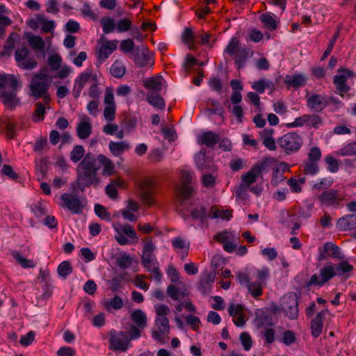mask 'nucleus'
I'll return each mask as SVG.
<instances>
[{
    "label": "nucleus",
    "mask_w": 356,
    "mask_h": 356,
    "mask_svg": "<svg viewBox=\"0 0 356 356\" xmlns=\"http://www.w3.org/2000/svg\"><path fill=\"white\" fill-rule=\"evenodd\" d=\"M123 302L122 298L119 296H115L112 298L110 302H106L104 303V307L107 309L113 308L114 309H120L122 307Z\"/></svg>",
    "instance_id": "6e6d98bb"
},
{
    "label": "nucleus",
    "mask_w": 356,
    "mask_h": 356,
    "mask_svg": "<svg viewBox=\"0 0 356 356\" xmlns=\"http://www.w3.org/2000/svg\"><path fill=\"white\" fill-rule=\"evenodd\" d=\"M296 341V334L293 331L286 330L283 333L282 342L286 346H291Z\"/></svg>",
    "instance_id": "338daca9"
},
{
    "label": "nucleus",
    "mask_w": 356,
    "mask_h": 356,
    "mask_svg": "<svg viewBox=\"0 0 356 356\" xmlns=\"http://www.w3.org/2000/svg\"><path fill=\"white\" fill-rule=\"evenodd\" d=\"M273 86V83L271 81H266L265 79H259L257 81H254L252 88L259 94H263L266 88Z\"/></svg>",
    "instance_id": "09e8293b"
},
{
    "label": "nucleus",
    "mask_w": 356,
    "mask_h": 356,
    "mask_svg": "<svg viewBox=\"0 0 356 356\" xmlns=\"http://www.w3.org/2000/svg\"><path fill=\"white\" fill-rule=\"evenodd\" d=\"M49 88L48 81H41L32 79L30 84L31 95L34 99H39L43 95L47 94Z\"/></svg>",
    "instance_id": "2eb2a0df"
},
{
    "label": "nucleus",
    "mask_w": 356,
    "mask_h": 356,
    "mask_svg": "<svg viewBox=\"0 0 356 356\" xmlns=\"http://www.w3.org/2000/svg\"><path fill=\"white\" fill-rule=\"evenodd\" d=\"M37 65L38 62L35 60V59L33 57L28 56L26 58H25V60L19 62L17 66L23 70H31L35 68Z\"/></svg>",
    "instance_id": "864d4df0"
},
{
    "label": "nucleus",
    "mask_w": 356,
    "mask_h": 356,
    "mask_svg": "<svg viewBox=\"0 0 356 356\" xmlns=\"http://www.w3.org/2000/svg\"><path fill=\"white\" fill-rule=\"evenodd\" d=\"M268 166V162L263 161L261 163H256L252 168L245 175L241 177L242 181L248 186H250L252 184L254 183L257 178L265 170Z\"/></svg>",
    "instance_id": "ddd939ff"
},
{
    "label": "nucleus",
    "mask_w": 356,
    "mask_h": 356,
    "mask_svg": "<svg viewBox=\"0 0 356 356\" xmlns=\"http://www.w3.org/2000/svg\"><path fill=\"white\" fill-rule=\"evenodd\" d=\"M337 72H343L342 74H337L333 77V83L335 86L336 93L341 97H344L350 90V86L348 84V78L354 77V72L348 68L341 67Z\"/></svg>",
    "instance_id": "423d86ee"
},
{
    "label": "nucleus",
    "mask_w": 356,
    "mask_h": 356,
    "mask_svg": "<svg viewBox=\"0 0 356 356\" xmlns=\"http://www.w3.org/2000/svg\"><path fill=\"white\" fill-rule=\"evenodd\" d=\"M346 197L347 195L344 191L330 188L323 191L317 198L322 205L338 209L343 206V202L347 200Z\"/></svg>",
    "instance_id": "20e7f679"
},
{
    "label": "nucleus",
    "mask_w": 356,
    "mask_h": 356,
    "mask_svg": "<svg viewBox=\"0 0 356 356\" xmlns=\"http://www.w3.org/2000/svg\"><path fill=\"white\" fill-rule=\"evenodd\" d=\"M154 246L152 236H147L143 239V256H153Z\"/></svg>",
    "instance_id": "603ef678"
},
{
    "label": "nucleus",
    "mask_w": 356,
    "mask_h": 356,
    "mask_svg": "<svg viewBox=\"0 0 356 356\" xmlns=\"http://www.w3.org/2000/svg\"><path fill=\"white\" fill-rule=\"evenodd\" d=\"M71 188L73 189L72 187ZM76 191L77 193L75 194L74 190H72L74 196L68 193H64L60 197V200L62 201L60 207L67 208L74 213H79L83 208L80 199L76 197L81 190L76 188Z\"/></svg>",
    "instance_id": "9b49d317"
},
{
    "label": "nucleus",
    "mask_w": 356,
    "mask_h": 356,
    "mask_svg": "<svg viewBox=\"0 0 356 356\" xmlns=\"http://www.w3.org/2000/svg\"><path fill=\"white\" fill-rule=\"evenodd\" d=\"M97 159L104 167L102 171L104 176L110 177L115 175V165L110 159L107 158L104 154H99L97 156Z\"/></svg>",
    "instance_id": "393cba45"
},
{
    "label": "nucleus",
    "mask_w": 356,
    "mask_h": 356,
    "mask_svg": "<svg viewBox=\"0 0 356 356\" xmlns=\"http://www.w3.org/2000/svg\"><path fill=\"white\" fill-rule=\"evenodd\" d=\"M111 74L115 78H121L125 74V67L119 62H115L111 68Z\"/></svg>",
    "instance_id": "5fc2aeb1"
},
{
    "label": "nucleus",
    "mask_w": 356,
    "mask_h": 356,
    "mask_svg": "<svg viewBox=\"0 0 356 356\" xmlns=\"http://www.w3.org/2000/svg\"><path fill=\"white\" fill-rule=\"evenodd\" d=\"M307 106L310 108V110L319 113L323 111L321 104V97L318 94H313L307 100Z\"/></svg>",
    "instance_id": "7c9ffc66"
},
{
    "label": "nucleus",
    "mask_w": 356,
    "mask_h": 356,
    "mask_svg": "<svg viewBox=\"0 0 356 356\" xmlns=\"http://www.w3.org/2000/svg\"><path fill=\"white\" fill-rule=\"evenodd\" d=\"M100 23L103 29V32L105 34H108L114 31L115 24L113 18L110 17H104L102 18Z\"/></svg>",
    "instance_id": "a19ab883"
},
{
    "label": "nucleus",
    "mask_w": 356,
    "mask_h": 356,
    "mask_svg": "<svg viewBox=\"0 0 356 356\" xmlns=\"http://www.w3.org/2000/svg\"><path fill=\"white\" fill-rule=\"evenodd\" d=\"M322 156L321 151L318 147H313L309 149L307 161L318 163Z\"/></svg>",
    "instance_id": "13d9d810"
},
{
    "label": "nucleus",
    "mask_w": 356,
    "mask_h": 356,
    "mask_svg": "<svg viewBox=\"0 0 356 356\" xmlns=\"http://www.w3.org/2000/svg\"><path fill=\"white\" fill-rule=\"evenodd\" d=\"M325 161L327 164V169L331 172H337L339 168V161L330 154L325 157Z\"/></svg>",
    "instance_id": "3c124183"
},
{
    "label": "nucleus",
    "mask_w": 356,
    "mask_h": 356,
    "mask_svg": "<svg viewBox=\"0 0 356 356\" xmlns=\"http://www.w3.org/2000/svg\"><path fill=\"white\" fill-rule=\"evenodd\" d=\"M5 131L6 132V137L8 139H14L17 136L15 128L17 126L16 122L10 120L9 118H6V120L3 124Z\"/></svg>",
    "instance_id": "e433bc0d"
},
{
    "label": "nucleus",
    "mask_w": 356,
    "mask_h": 356,
    "mask_svg": "<svg viewBox=\"0 0 356 356\" xmlns=\"http://www.w3.org/2000/svg\"><path fill=\"white\" fill-rule=\"evenodd\" d=\"M57 271L60 277L65 278L72 273L73 267L70 261H64L58 265Z\"/></svg>",
    "instance_id": "37998d69"
},
{
    "label": "nucleus",
    "mask_w": 356,
    "mask_h": 356,
    "mask_svg": "<svg viewBox=\"0 0 356 356\" xmlns=\"http://www.w3.org/2000/svg\"><path fill=\"white\" fill-rule=\"evenodd\" d=\"M95 212L100 218L104 220H110L111 215L109 212L102 204H96L95 205Z\"/></svg>",
    "instance_id": "69168bd1"
},
{
    "label": "nucleus",
    "mask_w": 356,
    "mask_h": 356,
    "mask_svg": "<svg viewBox=\"0 0 356 356\" xmlns=\"http://www.w3.org/2000/svg\"><path fill=\"white\" fill-rule=\"evenodd\" d=\"M335 273L338 276H343L348 278L351 275V273L354 269L352 264L347 261H342L337 264H334Z\"/></svg>",
    "instance_id": "a878e982"
},
{
    "label": "nucleus",
    "mask_w": 356,
    "mask_h": 356,
    "mask_svg": "<svg viewBox=\"0 0 356 356\" xmlns=\"http://www.w3.org/2000/svg\"><path fill=\"white\" fill-rule=\"evenodd\" d=\"M108 348L112 351L125 352L130 346V341L125 332L112 329L109 332Z\"/></svg>",
    "instance_id": "0eeeda50"
},
{
    "label": "nucleus",
    "mask_w": 356,
    "mask_h": 356,
    "mask_svg": "<svg viewBox=\"0 0 356 356\" xmlns=\"http://www.w3.org/2000/svg\"><path fill=\"white\" fill-rule=\"evenodd\" d=\"M35 109L33 113V121L38 122L43 121L46 112L45 106L42 102H38L35 104Z\"/></svg>",
    "instance_id": "c9c22d12"
},
{
    "label": "nucleus",
    "mask_w": 356,
    "mask_h": 356,
    "mask_svg": "<svg viewBox=\"0 0 356 356\" xmlns=\"http://www.w3.org/2000/svg\"><path fill=\"white\" fill-rule=\"evenodd\" d=\"M1 173L8 177L10 179L15 181H16L19 177L17 173L13 170V167L8 164H4L2 166Z\"/></svg>",
    "instance_id": "774afa93"
},
{
    "label": "nucleus",
    "mask_w": 356,
    "mask_h": 356,
    "mask_svg": "<svg viewBox=\"0 0 356 356\" xmlns=\"http://www.w3.org/2000/svg\"><path fill=\"white\" fill-rule=\"evenodd\" d=\"M182 42L188 44L189 48L192 49V45H194L195 42V36L191 28L186 27L184 29V32L181 35Z\"/></svg>",
    "instance_id": "58836bf2"
},
{
    "label": "nucleus",
    "mask_w": 356,
    "mask_h": 356,
    "mask_svg": "<svg viewBox=\"0 0 356 356\" xmlns=\"http://www.w3.org/2000/svg\"><path fill=\"white\" fill-rule=\"evenodd\" d=\"M155 312L156 314L155 326L157 330H153L152 334L154 339L163 343L165 339H169L170 323L167 316L170 310L167 305L158 304L155 306Z\"/></svg>",
    "instance_id": "f03ea898"
},
{
    "label": "nucleus",
    "mask_w": 356,
    "mask_h": 356,
    "mask_svg": "<svg viewBox=\"0 0 356 356\" xmlns=\"http://www.w3.org/2000/svg\"><path fill=\"white\" fill-rule=\"evenodd\" d=\"M338 154L341 156L356 155V143H349L344 146Z\"/></svg>",
    "instance_id": "0e129e2a"
},
{
    "label": "nucleus",
    "mask_w": 356,
    "mask_h": 356,
    "mask_svg": "<svg viewBox=\"0 0 356 356\" xmlns=\"http://www.w3.org/2000/svg\"><path fill=\"white\" fill-rule=\"evenodd\" d=\"M337 227L341 231L356 229V214H349L340 218L337 222Z\"/></svg>",
    "instance_id": "aec40b11"
},
{
    "label": "nucleus",
    "mask_w": 356,
    "mask_h": 356,
    "mask_svg": "<svg viewBox=\"0 0 356 356\" xmlns=\"http://www.w3.org/2000/svg\"><path fill=\"white\" fill-rule=\"evenodd\" d=\"M153 256H142V263L148 271H151L154 267L158 266L159 264L156 259L152 258Z\"/></svg>",
    "instance_id": "052dcab7"
},
{
    "label": "nucleus",
    "mask_w": 356,
    "mask_h": 356,
    "mask_svg": "<svg viewBox=\"0 0 356 356\" xmlns=\"http://www.w3.org/2000/svg\"><path fill=\"white\" fill-rule=\"evenodd\" d=\"M134 63L138 67H143L148 64H154V60L150 55L148 49H143L140 53L138 52L134 55Z\"/></svg>",
    "instance_id": "4be33fe9"
},
{
    "label": "nucleus",
    "mask_w": 356,
    "mask_h": 356,
    "mask_svg": "<svg viewBox=\"0 0 356 356\" xmlns=\"http://www.w3.org/2000/svg\"><path fill=\"white\" fill-rule=\"evenodd\" d=\"M17 92L0 90V99L3 104L9 110H14L20 104V99L16 95Z\"/></svg>",
    "instance_id": "4468645a"
},
{
    "label": "nucleus",
    "mask_w": 356,
    "mask_h": 356,
    "mask_svg": "<svg viewBox=\"0 0 356 356\" xmlns=\"http://www.w3.org/2000/svg\"><path fill=\"white\" fill-rule=\"evenodd\" d=\"M131 319L141 329L147 326V319L146 314L140 309H136L131 314Z\"/></svg>",
    "instance_id": "c85d7f7f"
},
{
    "label": "nucleus",
    "mask_w": 356,
    "mask_h": 356,
    "mask_svg": "<svg viewBox=\"0 0 356 356\" xmlns=\"http://www.w3.org/2000/svg\"><path fill=\"white\" fill-rule=\"evenodd\" d=\"M117 46L114 42L106 41L103 44L98 51V59L104 60L116 49Z\"/></svg>",
    "instance_id": "bb28decb"
},
{
    "label": "nucleus",
    "mask_w": 356,
    "mask_h": 356,
    "mask_svg": "<svg viewBox=\"0 0 356 356\" xmlns=\"http://www.w3.org/2000/svg\"><path fill=\"white\" fill-rule=\"evenodd\" d=\"M28 42L29 45L34 49L42 51L44 48V42L42 37L38 35H31Z\"/></svg>",
    "instance_id": "49530a36"
},
{
    "label": "nucleus",
    "mask_w": 356,
    "mask_h": 356,
    "mask_svg": "<svg viewBox=\"0 0 356 356\" xmlns=\"http://www.w3.org/2000/svg\"><path fill=\"white\" fill-rule=\"evenodd\" d=\"M116 29L120 33L131 30L132 29V22L129 18H123L118 22Z\"/></svg>",
    "instance_id": "bf43d9fd"
},
{
    "label": "nucleus",
    "mask_w": 356,
    "mask_h": 356,
    "mask_svg": "<svg viewBox=\"0 0 356 356\" xmlns=\"http://www.w3.org/2000/svg\"><path fill=\"white\" fill-rule=\"evenodd\" d=\"M284 81L288 89L291 87L298 88L306 85L307 78L302 74H295L293 75H286Z\"/></svg>",
    "instance_id": "6ab92c4d"
},
{
    "label": "nucleus",
    "mask_w": 356,
    "mask_h": 356,
    "mask_svg": "<svg viewBox=\"0 0 356 356\" xmlns=\"http://www.w3.org/2000/svg\"><path fill=\"white\" fill-rule=\"evenodd\" d=\"M191 216L194 220H198L202 224L207 220V210L204 206L200 208H195L191 212Z\"/></svg>",
    "instance_id": "72a5a7b5"
},
{
    "label": "nucleus",
    "mask_w": 356,
    "mask_h": 356,
    "mask_svg": "<svg viewBox=\"0 0 356 356\" xmlns=\"http://www.w3.org/2000/svg\"><path fill=\"white\" fill-rule=\"evenodd\" d=\"M167 295L173 300L179 302L184 298L186 293L184 291H180L178 286L170 284L167 288Z\"/></svg>",
    "instance_id": "473e14b6"
},
{
    "label": "nucleus",
    "mask_w": 356,
    "mask_h": 356,
    "mask_svg": "<svg viewBox=\"0 0 356 356\" xmlns=\"http://www.w3.org/2000/svg\"><path fill=\"white\" fill-rule=\"evenodd\" d=\"M141 328L136 325H131L129 329L125 333L127 334L129 341L138 339L141 337Z\"/></svg>",
    "instance_id": "4d7b16f0"
},
{
    "label": "nucleus",
    "mask_w": 356,
    "mask_h": 356,
    "mask_svg": "<svg viewBox=\"0 0 356 356\" xmlns=\"http://www.w3.org/2000/svg\"><path fill=\"white\" fill-rule=\"evenodd\" d=\"M108 147L115 156H120L126 149L129 148V145L123 142L111 141Z\"/></svg>",
    "instance_id": "2f4dec72"
},
{
    "label": "nucleus",
    "mask_w": 356,
    "mask_h": 356,
    "mask_svg": "<svg viewBox=\"0 0 356 356\" xmlns=\"http://www.w3.org/2000/svg\"><path fill=\"white\" fill-rule=\"evenodd\" d=\"M147 102L154 107L163 110L165 107V103L163 97L157 92L155 94L148 95L147 97Z\"/></svg>",
    "instance_id": "f704fd0d"
},
{
    "label": "nucleus",
    "mask_w": 356,
    "mask_h": 356,
    "mask_svg": "<svg viewBox=\"0 0 356 356\" xmlns=\"http://www.w3.org/2000/svg\"><path fill=\"white\" fill-rule=\"evenodd\" d=\"M323 252L327 254L331 258L338 259L344 258V255L341 254L339 246L331 242H327L323 245Z\"/></svg>",
    "instance_id": "cd10ccee"
},
{
    "label": "nucleus",
    "mask_w": 356,
    "mask_h": 356,
    "mask_svg": "<svg viewBox=\"0 0 356 356\" xmlns=\"http://www.w3.org/2000/svg\"><path fill=\"white\" fill-rule=\"evenodd\" d=\"M92 132V125L89 121V118L86 117L81 120L77 125L76 134L80 139L88 138Z\"/></svg>",
    "instance_id": "b1692460"
},
{
    "label": "nucleus",
    "mask_w": 356,
    "mask_h": 356,
    "mask_svg": "<svg viewBox=\"0 0 356 356\" xmlns=\"http://www.w3.org/2000/svg\"><path fill=\"white\" fill-rule=\"evenodd\" d=\"M282 310L291 320L298 318V298L296 293H289L284 295L280 300Z\"/></svg>",
    "instance_id": "1a4fd4ad"
},
{
    "label": "nucleus",
    "mask_w": 356,
    "mask_h": 356,
    "mask_svg": "<svg viewBox=\"0 0 356 356\" xmlns=\"http://www.w3.org/2000/svg\"><path fill=\"white\" fill-rule=\"evenodd\" d=\"M327 312V309L322 310L316 314L314 318L312 320L311 330L312 334L314 337L317 338L322 333L323 326V319L325 318V314Z\"/></svg>",
    "instance_id": "a211bd4d"
},
{
    "label": "nucleus",
    "mask_w": 356,
    "mask_h": 356,
    "mask_svg": "<svg viewBox=\"0 0 356 356\" xmlns=\"http://www.w3.org/2000/svg\"><path fill=\"white\" fill-rule=\"evenodd\" d=\"M163 78L160 74L152 76L150 78L143 80V86L147 89L155 91L156 92L161 90L162 81Z\"/></svg>",
    "instance_id": "5701e85b"
},
{
    "label": "nucleus",
    "mask_w": 356,
    "mask_h": 356,
    "mask_svg": "<svg viewBox=\"0 0 356 356\" xmlns=\"http://www.w3.org/2000/svg\"><path fill=\"white\" fill-rule=\"evenodd\" d=\"M260 20L265 27L271 31H275L277 29V22L272 13L262 14L260 17Z\"/></svg>",
    "instance_id": "c756f323"
},
{
    "label": "nucleus",
    "mask_w": 356,
    "mask_h": 356,
    "mask_svg": "<svg viewBox=\"0 0 356 356\" xmlns=\"http://www.w3.org/2000/svg\"><path fill=\"white\" fill-rule=\"evenodd\" d=\"M240 40L236 37H233L229 40L228 44L225 47L224 51L229 56H232L241 49Z\"/></svg>",
    "instance_id": "4c0bfd02"
},
{
    "label": "nucleus",
    "mask_w": 356,
    "mask_h": 356,
    "mask_svg": "<svg viewBox=\"0 0 356 356\" xmlns=\"http://www.w3.org/2000/svg\"><path fill=\"white\" fill-rule=\"evenodd\" d=\"M220 141V136L212 131H207L202 133V136L197 138V143L200 145H204L208 148L213 149Z\"/></svg>",
    "instance_id": "f3484780"
},
{
    "label": "nucleus",
    "mask_w": 356,
    "mask_h": 356,
    "mask_svg": "<svg viewBox=\"0 0 356 356\" xmlns=\"http://www.w3.org/2000/svg\"><path fill=\"white\" fill-rule=\"evenodd\" d=\"M96 161L95 154L88 152L79 163L76 170V179L70 185L75 194L77 193L76 188L83 192L86 188L92 185L97 187L99 184L100 179L97 176L99 167L96 166Z\"/></svg>",
    "instance_id": "f257e3e1"
},
{
    "label": "nucleus",
    "mask_w": 356,
    "mask_h": 356,
    "mask_svg": "<svg viewBox=\"0 0 356 356\" xmlns=\"http://www.w3.org/2000/svg\"><path fill=\"white\" fill-rule=\"evenodd\" d=\"M335 276H337V273H335L334 264L330 263L320 269L319 275L316 274L312 275L309 280L307 282L306 286H323Z\"/></svg>",
    "instance_id": "6e6552de"
},
{
    "label": "nucleus",
    "mask_w": 356,
    "mask_h": 356,
    "mask_svg": "<svg viewBox=\"0 0 356 356\" xmlns=\"http://www.w3.org/2000/svg\"><path fill=\"white\" fill-rule=\"evenodd\" d=\"M155 183L149 178L143 179L140 184V198L143 204L148 207L153 206L156 201L154 199L155 194Z\"/></svg>",
    "instance_id": "9d476101"
},
{
    "label": "nucleus",
    "mask_w": 356,
    "mask_h": 356,
    "mask_svg": "<svg viewBox=\"0 0 356 356\" xmlns=\"http://www.w3.org/2000/svg\"><path fill=\"white\" fill-rule=\"evenodd\" d=\"M248 289L251 296L257 298L262 296L263 294V289L261 283L258 281L254 282H250L248 286Z\"/></svg>",
    "instance_id": "ea45409f"
},
{
    "label": "nucleus",
    "mask_w": 356,
    "mask_h": 356,
    "mask_svg": "<svg viewBox=\"0 0 356 356\" xmlns=\"http://www.w3.org/2000/svg\"><path fill=\"white\" fill-rule=\"evenodd\" d=\"M244 309H245V307L242 305H241V304L235 305L234 303H232L229 305L227 310H228V313H229V316H231L232 317H235L237 316L244 314V313H243Z\"/></svg>",
    "instance_id": "680f3d73"
},
{
    "label": "nucleus",
    "mask_w": 356,
    "mask_h": 356,
    "mask_svg": "<svg viewBox=\"0 0 356 356\" xmlns=\"http://www.w3.org/2000/svg\"><path fill=\"white\" fill-rule=\"evenodd\" d=\"M85 155V149L82 145H77L74 147L70 152V159L73 163L80 161Z\"/></svg>",
    "instance_id": "79ce46f5"
},
{
    "label": "nucleus",
    "mask_w": 356,
    "mask_h": 356,
    "mask_svg": "<svg viewBox=\"0 0 356 356\" xmlns=\"http://www.w3.org/2000/svg\"><path fill=\"white\" fill-rule=\"evenodd\" d=\"M50 278V273H49V270H42V268L40 270V274H39V276L38 277V280H39L40 282H44L45 283V290H44V296H47L48 297H49L51 295V293H49V294H47V289H49V280Z\"/></svg>",
    "instance_id": "8fccbe9b"
},
{
    "label": "nucleus",
    "mask_w": 356,
    "mask_h": 356,
    "mask_svg": "<svg viewBox=\"0 0 356 356\" xmlns=\"http://www.w3.org/2000/svg\"><path fill=\"white\" fill-rule=\"evenodd\" d=\"M318 163L306 161L304 163L303 174L305 175H315L319 172Z\"/></svg>",
    "instance_id": "c03bdc74"
},
{
    "label": "nucleus",
    "mask_w": 356,
    "mask_h": 356,
    "mask_svg": "<svg viewBox=\"0 0 356 356\" xmlns=\"http://www.w3.org/2000/svg\"><path fill=\"white\" fill-rule=\"evenodd\" d=\"M252 54L253 51H252L250 49L243 47L241 48V49H239V51H238V52L234 55V63L238 70H240L244 67L248 58L251 56Z\"/></svg>",
    "instance_id": "412c9836"
},
{
    "label": "nucleus",
    "mask_w": 356,
    "mask_h": 356,
    "mask_svg": "<svg viewBox=\"0 0 356 356\" xmlns=\"http://www.w3.org/2000/svg\"><path fill=\"white\" fill-rule=\"evenodd\" d=\"M306 124L307 126L318 129L323 124V119L316 114H305Z\"/></svg>",
    "instance_id": "a18cd8bd"
},
{
    "label": "nucleus",
    "mask_w": 356,
    "mask_h": 356,
    "mask_svg": "<svg viewBox=\"0 0 356 356\" xmlns=\"http://www.w3.org/2000/svg\"><path fill=\"white\" fill-rule=\"evenodd\" d=\"M196 167L200 171H209L211 172L217 171L216 166L213 164L212 159L207 156L205 149H201L195 156Z\"/></svg>",
    "instance_id": "f8f14e48"
},
{
    "label": "nucleus",
    "mask_w": 356,
    "mask_h": 356,
    "mask_svg": "<svg viewBox=\"0 0 356 356\" xmlns=\"http://www.w3.org/2000/svg\"><path fill=\"white\" fill-rule=\"evenodd\" d=\"M193 173L187 170L180 172V183L176 186L175 197L180 204H183L195 193L192 186Z\"/></svg>",
    "instance_id": "7ed1b4c3"
},
{
    "label": "nucleus",
    "mask_w": 356,
    "mask_h": 356,
    "mask_svg": "<svg viewBox=\"0 0 356 356\" xmlns=\"http://www.w3.org/2000/svg\"><path fill=\"white\" fill-rule=\"evenodd\" d=\"M12 254L16 261L23 268H33L35 266V264L33 260L24 258L18 251H14Z\"/></svg>",
    "instance_id": "de8ad7c7"
},
{
    "label": "nucleus",
    "mask_w": 356,
    "mask_h": 356,
    "mask_svg": "<svg viewBox=\"0 0 356 356\" xmlns=\"http://www.w3.org/2000/svg\"><path fill=\"white\" fill-rule=\"evenodd\" d=\"M132 259L129 254H124L117 259V265L122 269H127L131 266Z\"/></svg>",
    "instance_id": "e2e57ef3"
},
{
    "label": "nucleus",
    "mask_w": 356,
    "mask_h": 356,
    "mask_svg": "<svg viewBox=\"0 0 356 356\" xmlns=\"http://www.w3.org/2000/svg\"><path fill=\"white\" fill-rule=\"evenodd\" d=\"M278 146L284 152L290 155L299 151L303 144L302 137L296 132H288L277 140Z\"/></svg>",
    "instance_id": "39448f33"
},
{
    "label": "nucleus",
    "mask_w": 356,
    "mask_h": 356,
    "mask_svg": "<svg viewBox=\"0 0 356 356\" xmlns=\"http://www.w3.org/2000/svg\"><path fill=\"white\" fill-rule=\"evenodd\" d=\"M19 82L13 74L0 75V90L17 92Z\"/></svg>",
    "instance_id": "dca6fc26"
}]
</instances>
